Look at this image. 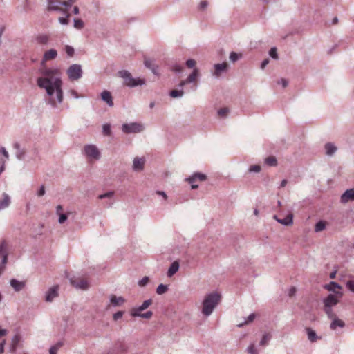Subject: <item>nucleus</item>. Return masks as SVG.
<instances>
[{
    "instance_id": "57",
    "label": "nucleus",
    "mask_w": 354,
    "mask_h": 354,
    "mask_svg": "<svg viewBox=\"0 0 354 354\" xmlns=\"http://www.w3.org/2000/svg\"><path fill=\"white\" fill-rule=\"evenodd\" d=\"M208 6V2L205 0L201 1L199 3V9L205 10Z\"/></svg>"
},
{
    "instance_id": "30",
    "label": "nucleus",
    "mask_w": 354,
    "mask_h": 354,
    "mask_svg": "<svg viewBox=\"0 0 354 354\" xmlns=\"http://www.w3.org/2000/svg\"><path fill=\"white\" fill-rule=\"evenodd\" d=\"M199 76V70L196 68H194L193 71L189 75L186 79V82L188 83L194 82L197 77Z\"/></svg>"
},
{
    "instance_id": "21",
    "label": "nucleus",
    "mask_w": 354,
    "mask_h": 354,
    "mask_svg": "<svg viewBox=\"0 0 354 354\" xmlns=\"http://www.w3.org/2000/svg\"><path fill=\"white\" fill-rule=\"evenodd\" d=\"M324 149L326 151V154L328 156H333L337 150L336 146L332 142L326 143L324 145Z\"/></svg>"
},
{
    "instance_id": "13",
    "label": "nucleus",
    "mask_w": 354,
    "mask_h": 354,
    "mask_svg": "<svg viewBox=\"0 0 354 354\" xmlns=\"http://www.w3.org/2000/svg\"><path fill=\"white\" fill-rule=\"evenodd\" d=\"M70 281H71V285L77 289L86 290L89 287L88 281L84 279H81L79 281L71 279Z\"/></svg>"
},
{
    "instance_id": "3",
    "label": "nucleus",
    "mask_w": 354,
    "mask_h": 354,
    "mask_svg": "<svg viewBox=\"0 0 354 354\" xmlns=\"http://www.w3.org/2000/svg\"><path fill=\"white\" fill-rule=\"evenodd\" d=\"M118 75L124 80V84L128 87L133 88L137 86L145 85L146 81L143 78H134L131 73L127 70H122L118 72Z\"/></svg>"
},
{
    "instance_id": "50",
    "label": "nucleus",
    "mask_w": 354,
    "mask_h": 354,
    "mask_svg": "<svg viewBox=\"0 0 354 354\" xmlns=\"http://www.w3.org/2000/svg\"><path fill=\"white\" fill-rule=\"evenodd\" d=\"M185 64L189 68H192L196 66V62L193 59H189Z\"/></svg>"
},
{
    "instance_id": "11",
    "label": "nucleus",
    "mask_w": 354,
    "mask_h": 354,
    "mask_svg": "<svg viewBox=\"0 0 354 354\" xmlns=\"http://www.w3.org/2000/svg\"><path fill=\"white\" fill-rule=\"evenodd\" d=\"M214 71L213 75L216 77H219L222 73H225L227 71L228 64L226 62L221 64H215L214 65Z\"/></svg>"
},
{
    "instance_id": "36",
    "label": "nucleus",
    "mask_w": 354,
    "mask_h": 354,
    "mask_svg": "<svg viewBox=\"0 0 354 354\" xmlns=\"http://www.w3.org/2000/svg\"><path fill=\"white\" fill-rule=\"evenodd\" d=\"M168 290V286L165 284H160L156 288V293L158 295H162Z\"/></svg>"
},
{
    "instance_id": "8",
    "label": "nucleus",
    "mask_w": 354,
    "mask_h": 354,
    "mask_svg": "<svg viewBox=\"0 0 354 354\" xmlns=\"http://www.w3.org/2000/svg\"><path fill=\"white\" fill-rule=\"evenodd\" d=\"M324 288L328 291L334 292L335 294L333 295L338 297H342L343 296V292L341 291L342 286L337 282L330 281L328 284L324 285Z\"/></svg>"
},
{
    "instance_id": "7",
    "label": "nucleus",
    "mask_w": 354,
    "mask_h": 354,
    "mask_svg": "<svg viewBox=\"0 0 354 354\" xmlns=\"http://www.w3.org/2000/svg\"><path fill=\"white\" fill-rule=\"evenodd\" d=\"M84 153L88 158L95 160L100 158V152L94 145H87L84 147Z\"/></svg>"
},
{
    "instance_id": "39",
    "label": "nucleus",
    "mask_w": 354,
    "mask_h": 354,
    "mask_svg": "<svg viewBox=\"0 0 354 354\" xmlns=\"http://www.w3.org/2000/svg\"><path fill=\"white\" fill-rule=\"evenodd\" d=\"M241 57H242V55L241 53H237L236 52H231L230 54V60L233 63L238 61Z\"/></svg>"
},
{
    "instance_id": "24",
    "label": "nucleus",
    "mask_w": 354,
    "mask_h": 354,
    "mask_svg": "<svg viewBox=\"0 0 354 354\" xmlns=\"http://www.w3.org/2000/svg\"><path fill=\"white\" fill-rule=\"evenodd\" d=\"M141 311H135V312H130V314L133 317H142L144 319H150L153 313L151 311H147L144 313H140Z\"/></svg>"
},
{
    "instance_id": "38",
    "label": "nucleus",
    "mask_w": 354,
    "mask_h": 354,
    "mask_svg": "<svg viewBox=\"0 0 354 354\" xmlns=\"http://www.w3.org/2000/svg\"><path fill=\"white\" fill-rule=\"evenodd\" d=\"M326 228V223L323 221H319L315 224V231L317 232H321Z\"/></svg>"
},
{
    "instance_id": "54",
    "label": "nucleus",
    "mask_w": 354,
    "mask_h": 354,
    "mask_svg": "<svg viewBox=\"0 0 354 354\" xmlns=\"http://www.w3.org/2000/svg\"><path fill=\"white\" fill-rule=\"evenodd\" d=\"M149 279L148 277H144L141 280L138 281V285L140 286H145L149 282Z\"/></svg>"
},
{
    "instance_id": "15",
    "label": "nucleus",
    "mask_w": 354,
    "mask_h": 354,
    "mask_svg": "<svg viewBox=\"0 0 354 354\" xmlns=\"http://www.w3.org/2000/svg\"><path fill=\"white\" fill-rule=\"evenodd\" d=\"M145 159L144 158L136 157L133 159V169L135 171H141L144 169Z\"/></svg>"
},
{
    "instance_id": "46",
    "label": "nucleus",
    "mask_w": 354,
    "mask_h": 354,
    "mask_svg": "<svg viewBox=\"0 0 354 354\" xmlns=\"http://www.w3.org/2000/svg\"><path fill=\"white\" fill-rule=\"evenodd\" d=\"M183 66L180 64H174L171 67V71L176 73H180L183 71Z\"/></svg>"
},
{
    "instance_id": "27",
    "label": "nucleus",
    "mask_w": 354,
    "mask_h": 354,
    "mask_svg": "<svg viewBox=\"0 0 354 354\" xmlns=\"http://www.w3.org/2000/svg\"><path fill=\"white\" fill-rule=\"evenodd\" d=\"M3 197V199H0V210L8 207L10 203V198L7 194L4 193Z\"/></svg>"
},
{
    "instance_id": "60",
    "label": "nucleus",
    "mask_w": 354,
    "mask_h": 354,
    "mask_svg": "<svg viewBox=\"0 0 354 354\" xmlns=\"http://www.w3.org/2000/svg\"><path fill=\"white\" fill-rule=\"evenodd\" d=\"M296 288L294 286H292L289 290L288 292V295L290 297H293L296 293Z\"/></svg>"
},
{
    "instance_id": "35",
    "label": "nucleus",
    "mask_w": 354,
    "mask_h": 354,
    "mask_svg": "<svg viewBox=\"0 0 354 354\" xmlns=\"http://www.w3.org/2000/svg\"><path fill=\"white\" fill-rule=\"evenodd\" d=\"M271 335L269 334V333H265L263 337H262V339H261L260 342H259V344L260 346H266L268 344V342L271 339Z\"/></svg>"
},
{
    "instance_id": "41",
    "label": "nucleus",
    "mask_w": 354,
    "mask_h": 354,
    "mask_svg": "<svg viewBox=\"0 0 354 354\" xmlns=\"http://www.w3.org/2000/svg\"><path fill=\"white\" fill-rule=\"evenodd\" d=\"M255 318V314L252 313L250 314L245 320L243 323L239 324L237 325L238 327H242L243 325L247 324L250 322H252Z\"/></svg>"
},
{
    "instance_id": "14",
    "label": "nucleus",
    "mask_w": 354,
    "mask_h": 354,
    "mask_svg": "<svg viewBox=\"0 0 354 354\" xmlns=\"http://www.w3.org/2000/svg\"><path fill=\"white\" fill-rule=\"evenodd\" d=\"M59 287L57 286H53L46 292V301L51 302L53 300L58 296Z\"/></svg>"
},
{
    "instance_id": "28",
    "label": "nucleus",
    "mask_w": 354,
    "mask_h": 354,
    "mask_svg": "<svg viewBox=\"0 0 354 354\" xmlns=\"http://www.w3.org/2000/svg\"><path fill=\"white\" fill-rule=\"evenodd\" d=\"M21 341V336L19 335H15L11 339L10 351L15 352Z\"/></svg>"
},
{
    "instance_id": "55",
    "label": "nucleus",
    "mask_w": 354,
    "mask_h": 354,
    "mask_svg": "<svg viewBox=\"0 0 354 354\" xmlns=\"http://www.w3.org/2000/svg\"><path fill=\"white\" fill-rule=\"evenodd\" d=\"M0 153L2 154L5 157L6 160L9 158V154L5 147H0Z\"/></svg>"
},
{
    "instance_id": "6",
    "label": "nucleus",
    "mask_w": 354,
    "mask_h": 354,
    "mask_svg": "<svg viewBox=\"0 0 354 354\" xmlns=\"http://www.w3.org/2000/svg\"><path fill=\"white\" fill-rule=\"evenodd\" d=\"M82 69L80 64H74L71 65L67 69V75L71 80H77L82 76Z\"/></svg>"
},
{
    "instance_id": "63",
    "label": "nucleus",
    "mask_w": 354,
    "mask_h": 354,
    "mask_svg": "<svg viewBox=\"0 0 354 354\" xmlns=\"http://www.w3.org/2000/svg\"><path fill=\"white\" fill-rule=\"evenodd\" d=\"M278 84H281L283 88L286 87L288 86V82L284 79V78H281L279 82H278Z\"/></svg>"
},
{
    "instance_id": "9",
    "label": "nucleus",
    "mask_w": 354,
    "mask_h": 354,
    "mask_svg": "<svg viewBox=\"0 0 354 354\" xmlns=\"http://www.w3.org/2000/svg\"><path fill=\"white\" fill-rule=\"evenodd\" d=\"M341 297L335 296L333 294H329L326 297H325L323 299L324 306L334 307L338 304L339 299Z\"/></svg>"
},
{
    "instance_id": "1",
    "label": "nucleus",
    "mask_w": 354,
    "mask_h": 354,
    "mask_svg": "<svg viewBox=\"0 0 354 354\" xmlns=\"http://www.w3.org/2000/svg\"><path fill=\"white\" fill-rule=\"evenodd\" d=\"M41 77L37 80V86L46 91L49 97L48 103L53 108L63 102L62 80L61 73L57 68H40Z\"/></svg>"
},
{
    "instance_id": "23",
    "label": "nucleus",
    "mask_w": 354,
    "mask_h": 354,
    "mask_svg": "<svg viewBox=\"0 0 354 354\" xmlns=\"http://www.w3.org/2000/svg\"><path fill=\"white\" fill-rule=\"evenodd\" d=\"M331 319L333 320L330 325L331 330H336L337 327L344 328L345 326L344 322L337 318V316Z\"/></svg>"
},
{
    "instance_id": "42",
    "label": "nucleus",
    "mask_w": 354,
    "mask_h": 354,
    "mask_svg": "<svg viewBox=\"0 0 354 354\" xmlns=\"http://www.w3.org/2000/svg\"><path fill=\"white\" fill-rule=\"evenodd\" d=\"M84 26V21L80 19H74V27L77 29H82Z\"/></svg>"
},
{
    "instance_id": "53",
    "label": "nucleus",
    "mask_w": 354,
    "mask_h": 354,
    "mask_svg": "<svg viewBox=\"0 0 354 354\" xmlns=\"http://www.w3.org/2000/svg\"><path fill=\"white\" fill-rule=\"evenodd\" d=\"M346 285L350 291L354 292V281L349 280L346 282Z\"/></svg>"
},
{
    "instance_id": "12",
    "label": "nucleus",
    "mask_w": 354,
    "mask_h": 354,
    "mask_svg": "<svg viewBox=\"0 0 354 354\" xmlns=\"http://www.w3.org/2000/svg\"><path fill=\"white\" fill-rule=\"evenodd\" d=\"M349 201H354V188L346 189L340 197V202L343 204Z\"/></svg>"
},
{
    "instance_id": "37",
    "label": "nucleus",
    "mask_w": 354,
    "mask_h": 354,
    "mask_svg": "<svg viewBox=\"0 0 354 354\" xmlns=\"http://www.w3.org/2000/svg\"><path fill=\"white\" fill-rule=\"evenodd\" d=\"M184 95V91L181 90H172L169 93V95L173 98L180 97Z\"/></svg>"
},
{
    "instance_id": "49",
    "label": "nucleus",
    "mask_w": 354,
    "mask_h": 354,
    "mask_svg": "<svg viewBox=\"0 0 354 354\" xmlns=\"http://www.w3.org/2000/svg\"><path fill=\"white\" fill-rule=\"evenodd\" d=\"M113 195H114V192L111 191V192H108L106 193H104L103 194H100L98 196V198L100 199H103V198H111V197H113Z\"/></svg>"
},
{
    "instance_id": "16",
    "label": "nucleus",
    "mask_w": 354,
    "mask_h": 354,
    "mask_svg": "<svg viewBox=\"0 0 354 354\" xmlns=\"http://www.w3.org/2000/svg\"><path fill=\"white\" fill-rule=\"evenodd\" d=\"M273 218L279 223L288 226L292 224L293 223V215L292 214H289L283 218H279L277 215H274Z\"/></svg>"
},
{
    "instance_id": "17",
    "label": "nucleus",
    "mask_w": 354,
    "mask_h": 354,
    "mask_svg": "<svg viewBox=\"0 0 354 354\" xmlns=\"http://www.w3.org/2000/svg\"><path fill=\"white\" fill-rule=\"evenodd\" d=\"M57 56V52L55 49H50L47 51H46L44 54L42 60H41V64L44 65L45 62L50 60V59H54Z\"/></svg>"
},
{
    "instance_id": "59",
    "label": "nucleus",
    "mask_w": 354,
    "mask_h": 354,
    "mask_svg": "<svg viewBox=\"0 0 354 354\" xmlns=\"http://www.w3.org/2000/svg\"><path fill=\"white\" fill-rule=\"evenodd\" d=\"M45 193H46L45 187H44V185H41L40 187L39 191L37 192V195L40 197V196H44L45 194Z\"/></svg>"
},
{
    "instance_id": "31",
    "label": "nucleus",
    "mask_w": 354,
    "mask_h": 354,
    "mask_svg": "<svg viewBox=\"0 0 354 354\" xmlns=\"http://www.w3.org/2000/svg\"><path fill=\"white\" fill-rule=\"evenodd\" d=\"M49 36L44 34L39 35L36 37V41L39 44L47 45L49 41Z\"/></svg>"
},
{
    "instance_id": "10",
    "label": "nucleus",
    "mask_w": 354,
    "mask_h": 354,
    "mask_svg": "<svg viewBox=\"0 0 354 354\" xmlns=\"http://www.w3.org/2000/svg\"><path fill=\"white\" fill-rule=\"evenodd\" d=\"M48 10L49 11H59L66 12V11L61 8V0H47Z\"/></svg>"
},
{
    "instance_id": "45",
    "label": "nucleus",
    "mask_w": 354,
    "mask_h": 354,
    "mask_svg": "<svg viewBox=\"0 0 354 354\" xmlns=\"http://www.w3.org/2000/svg\"><path fill=\"white\" fill-rule=\"evenodd\" d=\"M65 51L69 57H73L74 55L75 50L71 46L66 45L65 46Z\"/></svg>"
},
{
    "instance_id": "22",
    "label": "nucleus",
    "mask_w": 354,
    "mask_h": 354,
    "mask_svg": "<svg viewBox=\"0 0 354 354\" xmlns=\"http://www.w3.org/2000/svg\"><path fill=\"white\" fill-rule=\"evenodd\" d=\"M13 147L16 150L15 156L18 160H23L25 157L26 151L24 149L21 148L20 145L18 142H15L13 145Z\"/></svg>"
},
{
    "instance_id": "43",
    "label": "nucleus",
    "mask_w": 354,
    "mask_h": 354,
    "mask_svg": "<svg viewBox=\"0 0 354 354\" xmlns=\"http://www.w3.org/2000/svg\"><path fill=\"white\" fill-rule=\"evenodd\" d=\"M144 64L146 68H147L150 70L156 66V64L152 60H151L149 59H145V62H144Z\"/></svg>"
},
{
    "instance_id": "64",
    "label": "nucleus",
    "mask_w": 354,
    "mask_h": 354,
    "mask_svg": "<svg viewBox=\"0 0 354 354\" xmlns=\"http://www.w3.org/2000/svg\"><path fill=\"white\" fill-rule=\"evenodd\" d=\"M118 351L120 352H126L127 351V347L125 345H124L122 343H119V346L117 348Z\"/></svg>"
},
{
    "instance_id": "4",
    "label": "nucleus",
    "mask_w": 354,
    "mask_h": 354,
    "mask_svg": "<svg viewBox=\"0 0 354 354\" xmlns=\"http://www.w3.org/2000/svg\"><path fill=\"white\" fill-rule=\"evenodd\" d=\"M8 244L5 240L0 242V258L1 263H0V275L4 272L6 265L8 262Z\"/></svg>"
},
{
    "instance_id": "62",
    "label": "nucleus",
    "mask_w": 354,
    "mask_h": 354,
    "mask_svg": "<svg viewBox=\"0 0 354 354\" xmlns=\"http://www.w3.org/2000/svg\"><path fill=\"white\" fill-rule=\"evenodd\" d=\"M6 160L0 158V174L5 170Z\"/></svg>"
},
{
    "instance_id": "20",
    "label": "nucleus",
    "mask_w": 354,
    "mask_h": 354,
    "mask_svg": "<svg viewBox=\"0 0 354 354\" xmlns=\"http://www.w3.org/2000/svg\"><path fill=\"white\" fill-rule=\"evenodd\" d=\"M102 100L105 102L109 106H113V97L108 91H104L101 93Z\"/></svg>"
},
{
    "instance_id": "18",
    "label": "nucleus",
    "mask_w": 354,
    "mask_h": 354,
    "mask_svg": "<svg viewBox=\"0 0 354 354\" xmlns=\"http://www.w3.org/2000/svg\"><path fill=\"white\" fill-rule=\"evenodd\" d=\"M207 178L206 175L201 173H195L192 176H189V178H186V180L189 183H196L197 180L199 181H204Z\"/></svg>"
},
{
    "instance_id": "44",
    "label": "nucleus",
    "mask_w": 354,
    "mask_h": 354,
    "mask_svg": "<svg viewBox=\"0 0 354 354\" xmlns=\"http://www.w3.org/2000/svg\"><path fill=\"white\" fill-rule=\"evenodd\" d=\"M269 55L273 59H278L277 49L276 47H272L269 51Z\"/></svg>"
},
{
    "instance_id": "61",
    "label": "nucleus",
    "mask_w": 354,
    "mask_h": 354,
    "mask_svg": "<svg viewBox=\"0 0 354 354\" xmlns=\"http://www.w3.org/2000/svg\"><path fill=\"white\" fill-rule=\"evenodd\" d=\"M123 315L122 311H118L115 313L113 314V319L118 320V319L121 318Z\"/></svg>"
},
{
    "instance_id": "51",
    "label": "nucleus",
    "mask_w": 354,
    "mask_h": 354,
    "mask_svg": "<svg viewBox=\"0 0 354 354\" xmlns=\"http://www.w3.org/2000/svg\"><path fill=\"white\" fill-rule=\"evenodd\" d=\"M76 0H66V1H61L62 6H65L66 8L71 7Z\"/></svg>"
},
{
    "instance_id": "58",
    "label": "nucleus",
    "mask_w": 354,
    "mask_h": 354,
    "mask_svg": "<svg viewBox=\"0 0 354 354\" xmlns=\"http://www.w3.org/2000/svg\"><path fill=\"white\" fill-rule=\"evenodd\" d=\"M69 17V15H66V17H59V22L63 25H67L68 24V20L67 18Z\"/></svg>"
},
{
    "instance_id": "33",
    "label": "nucleus",
    "mask_w": 354,
    "mask_h": 354,
    "mask_svg": "<svg viewBox=\"0 0 354 354\" xmlns=\"http://www.w3.org/2000/svg\"><path fill=\"white\" fill-rule=\"evenodd\" d=\"M265 163L270 167H275L277 165V160L274 156H269L265 159Z\"/></svg>"
},
{
    "instance_id": "5",
    "label": "nucleus",
    "mask_w": 354,
    "mask_h": 354,
    "mask_svg": "<svg viewBox=\"0 0 354 354\" xmlns=\"http://www.w3.org/2000/svg\"><path fill=\"white\" fill-rule=\"evenodd\" d=\"M143 130L144 127L138 122L125 123L122 125V131L127 134L140 133Z\"/></svg>"
},
{
    "instance_id": "2",
    "label": "nucleus",
    "mask_w": 354,
    "mask_h": 354,
    "mask_svg": "<svg viewBox=\"0 0 354 354\" xmlns=\"http://www.w3.org/2000/svg\"><path fill=\"white\" fill-rule=\"evenodd\" d=\"M220 299L221 295L217 292L207 294L203 301L202 313L206 317L209 316L218 304Z\"/></svg>"
},
{
    "instance_id": "56",
    "label": "nucleus",
    "mask_w": 354,
    "mask_h": 354,
    "mask_svg": "<svg viewBox=\"0 0 354 354\" xmlns=\"http://www.w3.org/2000/svg\"><path fill=\"white\" fill-rule=\"evenodd\" d=\"M228 111L229 110L227 108H221L218 111V115L220 116H225Z\"/></svg>"
},
{
    "instance_id": "29",
    "label": "nucleus",
    "mask_w": 354,
    "mask_h": 354,
    "mask_svg": "<svg viewBox=\"0 0 354 354\" xmlns=\"http://www.w3.org/2000/svg\"><path fill=\"white\" fill-rule=\"evenodd\" d=\"M306 333H307L308 339L311 342H316L319 338L317 335L315 331L313 330L312 328H306Z\"/></svg>"
},
{
    "instance_id": "19",
    "label": "nucleus",
    "mask_w": 354,
    "mask_h": 354,
    "mask_svg": "<svg viewBox=\"0 0 354 354\" xmlns=\"http://www.w3.org/2000/svg\"><path fill=\"white\" fill-rule=\"evenodd\" d=\"M10 283L13 289L17 292L23 290L26 286L25 281H19L15 279H11Z\"/></svg>"
},
{
    "instance_id": "48",
    "label": "nucleus",
    "mask_w": 354,
    "mask_h": 354,
    "mask_svg": "<svg viewBox=\"0 0 354 354\" xmlns=\"http://www.w3.org/2000/svg\"><path fill=\"white\" fill-rule=\"evenodd\" d=\"M260 171H261V167L257 165L250 166L248 169L249 172L259 173Z\"/></svg>"
},
{
    "instance_id": "52",
    "label": "nucleus",
    "mask_w": 354,
    "mask_h": 354,
    "mask_svg": "<svg viewBox=\"0 0 354 354\" xmlns=\"http://www.w3.org/2000/svg\"><path fill=\"white\" fill-rule=\"evenodd\" d=\"M67 218H68L67 214H59L58 222L60 224H62V223H64L67 220Z\"/></svg>"
},
{
    "instance_id": "32",
    "label": "nucleus",
    "mask_w": 354,
    "mask_h": 354,
    "mask_svg": "<svg viewBox=\"0 0 354 354\" xmlns=\"http://www.w3.org/2000/svg\"><path fill=\"white\" fill-rule=\"evenodd\" d=\"M124 301L122 297H116L115 295H111L110 298V301L114 306H120Z\"/></svg>"
},
{
    "instance_id": "34",
    "label": "nucleus",
    "mask_w": 354,
    "mask_h": 354,
    "mask_svg": "<svg viewBox=\"0 0 354 354\" xmlns=\"http://www.w3.org/2000/svg\"><path fill=\"white\" fill-rule=\"evenodd\" d=\"M333 308V307H323V310L324 311V313L326 314L329 319H333L335 317H336V314L334 313Z\"/></svg>"
},
{
    "instance_id": "25",
    "label": "nucleus",
    "mask_w": 354,
    "mask_h": 354,
    "mask_svg": "<svg viewBox=\"0 0 354 354\" xmlns=\"http://www.w3.org/2000/svg\"><path fill=\"white\" fill-rule=\"evenodd\" d=\"M179 269V263L178 261H174L171 266H169L168 271H167V277H172L175 273L178 272Z\"/></svg>"
},
{
    "instance_id": "40",
    "label": "nucleus",
    "mask_w": 354,
    "mask_h": 354,
    "mask_svg": "<svg viewBox=\"0 0 354 354\" xmlns=\"http://www.w3.org/2000/svg\"><path fill=\"white\" fill-rule=\"evenodd\" d=\"M102 133L104 136H109L111 134V125L108 123L103 124Z\"/></svg>"
},
{
    "instance_id": "47",
    "label": "nucleus",
    "mask_w": 354,
    "mask_h": 354,
    "mask_svg": "<svg viewBox=\"0 0 354 354\" xmlns=\"http://www.w3.org/2000/svg\"><path fill=\"white\" fill-rule=\"evenodd\" d=\"M247 351L249 354H258V351L255 348L254 344H250V346L247 348Z\"/></svg>"
},
{
    "instance_id": "26",
    "label": "nucleus",
    "mask_w": 354,
    "mask_h": 354,
    "mask_svg": "<svg viewBox=\"0 0 354 354\" xmlns=\"http://www.w3.org/2000/svg\"><path fill=\"white\" fill-rule=\"evenodd\" d=\"M152 304V299H149L147 300H145L142 305H140L138 307L133 308L131 310V312H135V311H143L145 309H147L151 304Z\"/></svg>"
}]
</instances>
